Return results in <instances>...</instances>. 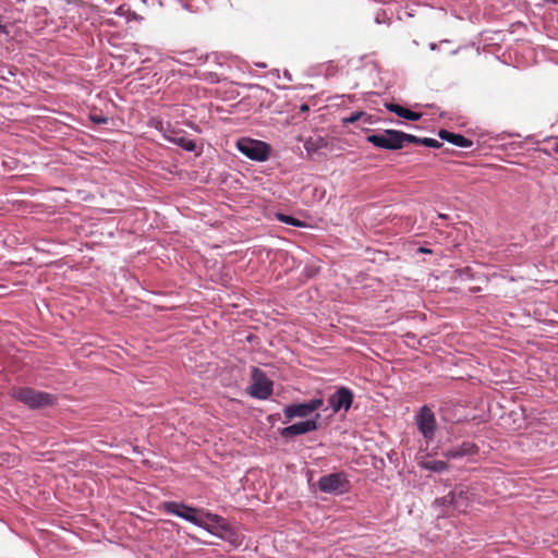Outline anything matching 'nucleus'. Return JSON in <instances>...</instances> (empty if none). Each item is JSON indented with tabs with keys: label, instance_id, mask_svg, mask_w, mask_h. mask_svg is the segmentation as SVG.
<instances>
[{
	"label": "nucleus",
	"instance_id": "6",
	"mask_svg": "<svg viewBox=\"0 0 558 558\" xmlns=\"http://www.w3.org/2000/svg\"><path fill=\"white\" fill-rule=\"evenodd\" d=\"M323 405V399H313L305 403H295L287 405L283 410L287 421L294 417H306Z\"/></svg>",
	"mask_w": 558,
	"mask_h": 558
},
{
	"label": "nucleus",
	"instance_id": "27",
	"mask_svg": "<svg viewBox=\"0 0 558 558\" xmlns=\"http://www.w3.org/2000/svg\"><path fill=\"white\" fill-rule=\"evenodd\" d=\"M554 150L558 153V142L555 143Z\"/></svg>",
	"mask_w": 558,
	"mask_h": 558
},
{
	"label": "nucleus",
	"instance_id": "17",
	"mask_svg": "<svg viewBox=\"0 0 558 558\" xmlns=\"http://www.w3.org/2000/svg\"><path fill=\"white\" fill-rule=\"evenodd\" d=\"M173 142L186 151H194L196 149L195 142L184 136L175 137Z\"/></svg>",
	"mask_w": 558,
	"mask_h": 558
},
{
	"label": "nucleus",
	"instance_id": "23",
	"mask_svg": "<svg viewBox=\"0 0 558 558\" xmlns=\"http://www.w3.org/2000/svg\"><path fill=\"white\" fill-rule=\"evenodd\" d=\"M404 138L407 141V144L408 143H412V144H420V145H422L423 137H417L415 135H411V134H407L405 133V137Z\"/></svg>",
	"mask_w": 558,
	"mask_h": 558
},
{
	"label": "nucleus",
	"instance_id": "22",
	"mask_svg": "<svg viewBox=\"0 0 558 558\" xmlns=\"http://www.w3.org/2000/svg\"><path fill=\"white\" fill-rule=\"evenodd\" d=\"M435 504L439 505V506H446V507L447 506H451V507H453V500H450V492L446 496L436 499Z\"/></svg>",
	"mask_w": 558,
	"mask_h": 558
},
{
	"label": "nucleus",
	"instance_id": "13",
	"mask_svg": "<svg viewBox=\"0 0 558 558\" xmlns=\"http://www.w3.org/2000/svg\"><path fill=\"white\" fill-rule=\"evenodd\" d=\"M405 133L396 130H386V149H399L407 145Z\"/></svg>",
	"mask_w": 558,
	"mask_h": 558
},
{
	"label": "nucleus",
	"instance_id": "9",
	"mask_svg": "<svg viewBox=\"0 0 558 558\" xmlns=\"http://www.w3.org/2000/svg\"><path fill=\"white\" fill-rule=\"evenodd\" d=\"M318 428L316 420H307L287 426L280 430V435L284 438L295 435H303Z\"/></svg>",
	"mask_w": 558,
	"mask_h": 558
},
{
	"label": "nucleus",
	"instance_id": "5",
	"mask_svg": "<svg viewBox=\"0 0 558 558\" xmlns=\"http://www.w3.org/2000/svg\"><path fill=\"white\" fill-rule=\"evenodd\" d=\"M416 424L425 439L430 440L434 438L437 426L436 417L434 412L427 405L421 408L416 415Z\"/></svg>",
	"mask_w": 558,
	"mask_h": 558
},
{
	"label": "nucleus",
	"instance_id": "24",
	"mask_svg": "<svg viewBox=\"0 0 558 558\" xmlns=\"http://www.w3.org/2000/svg\"><path fill=\"white\" fill-rule=\"evenodd\" d=\"M417 252H418V253H423V254H425V253H432V251H430V250H428V248H426V247H423V246H420V247L417 248Z\"/></svg>",
	"mask_w": 558,
	"mask_h": 558
},
{
	"label": "nucleus",
	"instance_id": "2",
	"mask_svg": "<svg viewBox=\"0 0 558 558\" xmlns=\"http://www.w3.org/2000/svg\"><path fill=\"white\" fill-rule=\"evenodd\" d=\"M236 148L247 158L255 161H265L270 154V147L265 142L242 137L236 142Z\"/></svg>",
	"mask_w": 558,
	"mask_h": 558
},
{
	"label": "nucleus",
	"instance_id": "7",
	"mask_svg": "<svg viewBox=\"0 0 558 558\" xmlns=\"http://www.w3.org/2000/svg\"><path fill=\"white\" fill-rule=\"evenodd\" d=\"M163 509L166 512L171 513L173 515L180 517L193 524L203 525V522L197 518V509L186 506L184 504H179L174 501H168L163 504Z\"/></svg>",
	"mask_w": 558,
	"mask_h": 558
},
{
	"label": "nucleus",
	"instance_id": "10",
	"mask_svg": "<svg viewBox=\"0 0 558 558\" xmlns=\"http://www.w3.org/2000/svg\"><path fill=\"white\" fill-rule=\"evenodd\" d=\"M450 500H453V509L458 512H465L470 506V493L465 486H459L450 492Z\"/></svg>",
	"mask_w": 558,
	"mask_h": 558
},
{
	"label": "nucleus",
	"instance_id": "15",
	"mask_svg": "<svg viewBox=\"0 0 558 558\" xmlns=\"http://www.w3.org/2000/svg\"><path fill=\"white\" fill-rule=\"evenodd\" d=\"M328 143L322 136H311L304 143V148L308 155L319 154L323 149L327 148Z\"/></svg>",
	"mask_w": 558,
	"mask_h": 558
},
{
	"label": "nucleus",
	"instance_id": "3",
	"mask_svg": "<svg viewBox=\"0 0 558 558\" xmlns=\"http://www.w3.org/2000/svg\"><path fill=\"white\" fill-rule=\"evenodd\" d=\"M251 396L258 399H267L272 393V383L265 373L254 367L252 371Z\"/></svg>",
	"mask_w": 558,
	"mask_h": 558
},
{
	"label": "nucleus",
	"instance_id": "26",
	"mask_svg": "<svg viewBox=\"0 0 558 558\" xmlns=\"http://www.w3.org/2000/svg\"><path fill=\"white\" fill-rule=\"evenodd\" d=\"M207 517L211 520V521H217L218 519V515H215V514H210L208 513Z\"/></svg>",
	"mask_w": 558,
	"mask_h": 558
},
{
	"label": "nucleus",
	"instance_id": "14",
	"mask_svg": "<svg viewBox=\"0 0 558 558\" xmlns=\"http://www.w3.org/2000/svg\"><path fill=\"white\" fill-rule=\"evenodd\" d=\"M386 110L396 113L398 117L411 121H417L421 119L422 113L414 112L397 104H386Z\"/></svg>",
	"mask_w": 558,
	"mask_h": 558
},
{
	"label": "nucleus",
	"instance_id": "8",
	"mask_svg": "<svg viewBox=\"0 0 558 558\" xmlns=\"http://www.w3.org/2000/svg\"><path fill=\"white\" fill-rule=\"evenodd\" d=\"M353 401V393L350 389L345 387L339 388L333 395H331L328 399V403L333 410V412H339L344 409L348 411Z\"/></svg>",
	"mask_w": 558,
	"mask_h": 558
},
{
	"label": "nucleus",
	"instance_id": "20",
	"mask_svg": "<svg viewBox=\"0 0 558 558\" xmlns=\"http://www.w3.org/2000/svg\"><path fill=\"white\" fill-rule=\"evenodd\" d=\"M422 145L432 148H440L442 146V143L435 138L423 137Z\"/></svg>",
	"mask_w": 558,
	"mask_h": 558
},
{
	"label": "nucleus",
	"instance_id": "12",
	"mask_svg": "<svg viewBox=\"0 0 558 558\" xmlns=\"http://www.w3.org/2000/svg\"><path fill=\"white\" fill-rule=\"evenodd\" d=\"M438 135L441 140L462 148H470L473 146V142L461 134L452 133L447 130H440Z\"/></svg>",
	"mask_w": 558,
	"mask_h": 558
},
{
	"label": "nucleus",
	"instance_id": "11",
	"mask_svg": "<svg viewBox=\"0 0 558 558\" xmlns=\"http://www.w3.org/2000/svg\"><path fill=\"white\" fill-rule=\"evenodd\" d=\"M478 452V447L471 441H464L457 448L447 450L444 454L449 459L461 458L464 456H473Z\"/></svg>",
	"mask_w": 558,
	"mask_h": 558
},
{
	"label": "nucleus",
	"instance_id": "19",
	"mask_svg": "<svg viewBox=\"0 0 558 558\" xmlns=\"http://www.w3.org/2000/svg\"><path fill=\"white\" fill-rule=\"evenodd\" d=\"M366 120V113L364 112H354V113H351L349 117H345L342 119L343 123H355L360 120Z\"/></svg>",
	"mask_w": 558,
	"mask_h": 558
},
{
	"label": "nucleus",
	"instance_id": "4",
	"mask_svg": "<svg viewBox=\"0 0 558 558\" xmlns=\"http://www.w3.org/2000/svg\"><path fill=\"white\" fill-rule=\"evenodd\" d=\"M348 480L343 473L324 475L318 481L320 492L329 494H342L348 489Z\"/></svg>",
	"mask_w": 558,
	"mask_h": 558
},
{
	"label": "nucleus",
	"instance_id": "16",
	"mask_svg": "<svg viewBox=\"0 0 558 558\" xmlns=\"http://www.w3.org/2000/svg\"><path fill=\"white\" fill-rule=\"evenodd\" d=\"M422 468L437 473H441L448 469V463L441 460H428L422 462Z\"/></svg>",
	"mask_w": 558,
	"mask_h": 558
},
{
	"label": "nucleus",
	"instance_id": "1",
	"mask_svg": "<svg viewBox=\"0 0 558 558\" xmlns=\"http://www.w3.org/2000/svg\"><path fill=\"white\" fill-rule=\"evenodd\" d=\"M12 397L29 409L45 408L51 405L54 401L52 395L27 387L14 388L12 390Z\"/></svg>",
	"mask_w": 558,
	"mask_h": 558
},
{
	"label": "nucleus",
	"instance_id": "18",
	"mask_svg": "<svg viewBox=\"0 0 558 558\" xmlns=\"http://www.w3.org/2000/svg\"><path fill=\"white\" fill-rule=\"evenodd\" d=\"M277 219L283 223H287V225H291V226H295V227H303L304 226V222L298 220L296 218L292 217V216H288V215H284V214H277L276 215Z\"/></svg>",
	"mask_w": 558,
	"mask_h": 558
},
{
	"label": "nucleus",
	"instance_id": "21",
	"mask_svg": "<svg viewBox=\"0 0 558 558\" xmlns=\"http://www.w3.org/2000/svg\"><path fill=\"white\" fill-rule=\"evenodd\" d=\"M367 141L379 148H384V135H369Z\"/></svg>",
	"mask_w": 558,
	"mask_h": 558
},
{
	"label": "nucleus",
	"instance_id": "25",
	"mask_svg": "<svg viewBox=\"0 0 558 558\" xmlns=\"http://www.w3.org/2000/svg\"><path fill=\"white\" fill-rule=\"evenodd\" d=\"M308 110H310V107H308L306 104H304V105H302V106L300 107V112H306V111H308Z\"/></svg>",
	"mask_w": 558,
	"mask_h": 558
}]
</instances>
